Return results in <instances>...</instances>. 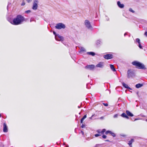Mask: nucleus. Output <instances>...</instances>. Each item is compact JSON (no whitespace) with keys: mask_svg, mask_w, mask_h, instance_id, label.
<instances>
[{"mask_svg":"<svg viewBox=\"0 0 147 147\" xmlns=\"http://www.w3.org/2000/svg\"><path fill=\"white\" fill-rule=\"evenodd\" d=\"M25 20L24 18L20 15H18L13 20H9L8 21L12 24L14 25H18L22 24L23 22Z\"/></svg>","mask_w":147,"mask_h":147,"instance_id":"1","label":"nucleus"},{"mask_svg":"<svg viewBox=\"0 0 147 147\" xmlns=\"http://www.w3.org/2000/svg\"><path fill=\"white\" fill-rule=\"evenodd\" d=\"M132 63L133 65L136 66L139 69H145V67L144 65L139 62L136 61H133Z\"/></svg>","mask_w":147,"mask_h":147,"instance_id":"2","label":"nucleus"},{"mask_svg":"<svg viewBox=\"0 0 147 147\" xmlns=\"http://www.w3.org/2000/svg\"><path fill=\"white\" fill-rule=\"evenodd\" d=\"M38 3V0H33L32 7V9L33 10H36L37 9Z\"/></svg>","mask_w":147,"mask_h":147,"instance_id":"3","label":"nucleus"},{"mask_svg":"<svg viewBox=\"0 0 147 147\" xmlns=\"http://www.w3.org/2000/svg\"><path fill=\"white\" fill-rule=\"evenodd\" d=\"M55 27L57 29H61L62 28L64 29L65 28V26L63 24L59 23L56 24Z\"/></svg>","mask_w":147,"mask_h":147,"instance_id":"4","label":"nucleus"},{"mask_svg":"<svg viewBox=\"0 0 147 147\" xmlns=\"http://www.w3.org/2000/svg\"><path fill=\"white\" fill-rule=\"evenodd\" d=\"M78 47L80 49V50L79 51V53L80 54L83 55L86 54V51L84 48L81 46H79Z\"/></svg>","mask_w":147,"mask_h":147,"instance_id":"5","label":"nucleus"},{"mask_svg":"<svg viewBox=\"0 0 147 147\" xmlns=\"http://www.w3.org/2000/svg\"><path fill=\"white\" fill-rule=\"evenodd\" d=\"M84 23L85 26L87 28L89 29H91V25L89 20H86L84 21Z\"/></svg>","mask_w":147,"mask_h":147,"instance_id":"6","label":"nucleus"},{"mask_svg":"<svg viewBox=\"0 0 147 147\" xmlns=\"http://www.w3.org/2000/svg\"><path fill=\"white\" fill-rule=\"evenodd\" d=\"M55 38L58 41L62 42L64 40L63 37L60 36L59 34H57V35L56 36L55 35Z\"/></svg>","mask_w":147,"mask_h":147,"instance_id":"7","label":"nucleus"},{"mask_svg":"<svg viewBox=\"0 0 147 147\" xmlns=\"http://www.w3.org/2000/svg\"><path fill=\"white\" fill-rule=\"evenodd\" d=\"M134 73L131 70H129L127 71V77L128 78L133 77L134 76Z\"/></svg>","mask_w":147,"mask_h":147,"instance_id":"8","label":"nucleus"},{"mask_svg":"<svg viewBox=\"0 0 147 147\" xmlns=\"http://www.w3.org/2000/svg\"><path fill=\"white\" fill-rule=\"evenodd\" d=\"M103 57L106 59H111L113 58V55L110 54H107L104 55Z\"/></svg>","mask_w":147,"mask_h":147,"instance_id":"9","label":"nucleus"},{"mask_svg":"<svg viewBox=\"0 0 147 147\" xmlns=\"http://www.w3.org/2000/svg\"><path fill=\"white\" fill-rule=\"evenodd\" d=\"M104 65V62H99L98 64L96 66L98 67H99L100 68H102Z\"/></svg>","mask_w":147,"mask_h":147,"instance_id":"10","label":"nucleus"},{"mask_svg":"<svg viewBox=\"0 0 147 147\" xmlns=\"http://www.w3.org/2000/svg\"><path fill=\"white\" fill-rule=\"evenodd\" d=\"M7 131V126L5 123H4L3 131L4 132H6Z\"/></svg>","mask_w":147,"mask_h":147,"instance_id":"11","label":"nucleus"},{"mask_svg":"<svg viewBox=\"0 0 147 147\" xmlns=\"http://www.w3.org/2000/svg\"><path fill=\"white\" fill-rule=\"evenodd\" d=\"M102 42L100 40H98L96 42V45L97 46H100L102 44Z\"/></svg>","mask_w":147,"mask_h":147,"instance_id":"12","label":"nucleus"},{"mask_svg":"<svg viewBox=\"0 0 147 147\" xmlns=\"http://www.w3.org/2000/svg\"><path fill=\"white\" fill-rule=\"evenodd\" d=\"M85 68L87 70H92V65H88L85 66Z\"/></svg>","mask_w":147,"mask_h":147,"instance_id":"13","label":"nucleus"},{"mask_svg":"<svg viewBox=\"0 0 147 147\" xmlns=\"http://www.w3.org/2000/svg\"><path fill=\"white\" fill-rule=\"evenodd\" d=\"M121 116L123 117L126 118L127 119H129V117L127 116V115L125 113H123L122 114H121Z\"/></svg>","mask_w":147,"mask_h":147,"instance_id":"14","label":"nucleus"},{"mask_svg":"<svg viewBox=\"0 0 147 147\" xmlns=\"http://www.w3.org/2000/svg\"><path fill=\"white\" fill-rule=\"evenodd\" d=\"M126 113L127 116L133 117L134 116L129 111L127 110Z\"/></svg>","mask_w":147,"mask_h":147,"instance_id":"15","label":"nucleus"},{"mask_svg":"<svg viewBox=\"0 0 147 147\" xmlns=\"http://www.w3.org/2000/svg\"><path fill=\"white\" fill-rule=\"evenodd\" d=\"M122 85L125 88H127L130 90H132V89L131 88H130L127 84H125V83L124 82H123L122 83Z\"/></svg>","mask_w":147,"mask_h":147,"instance_id":"16","label":"nucleus"},{"mask_svg":"<svg viewBox=\"0 0 147 147\" xmlns=\"http://www.w3.org/2000/svg\"><path fill=\"white\" fill-rule=\"evenodd\" d=\"M117 4L118 6L121 8H123L124 7V5L123 4H121L120 2L119 1L117 2Z\"/></svg>","mask_w":147,"mask_h":147,"instance_id":"17","label":"nucleus"},{"mask_svg":"<svg viewBox=\"0 0 147 147\" xmlns=\"http://www.w3.org/2000/svg\"><path fill=\"white\" fill-rule=\"evenodd\" d=\"M134 141V139H132L130 141H129L128 143V144L129 145L130 147H131V144Z\"/></svg>","mask_w":147,"mask_h":147,"instance_id":"18","label":"nucleus"},{"mask_svg":"<svg viewBox=\"0 0 147 147\" xmlns=\"http://www.w3.org/2000/svg\"><path fill=\"white\" fill-rule=\"evenodd\" d=\"M110 66L111 69L113 71H116V70L114 67L113 65L112 64H110Z\"/></svg>","mask_w":147,"mask_h":147,"instance_id":"19","label":"nucleus"},{"mask_svg":"<svg viewBox=\"0 0 147 147\" xmlns=\"http://www.w3.org/2000/svg\"><path fill=\"white\" fill-rule=\"evenodd\" d=\"M143 86V84H138L136 85V87L137 88H139L142 87Z\"/></svg>","mask_w":147,"mask_h":147,"instance_id":"20","label":"nucleus"},{"mask_svg":"<svg viewBox=\"0 0 147 147\" xmlns=\"http://www.w3.org/2000/svg\"><path fill=\"white\" fill-rule=\"evenodd\" d=\"M86 117V115H84L83 117H82V118L81 119V121H80V122H81V123H83V121L84 120Z\"/></svg>","mask_w":147,"mask_h":147,"instance_id":"21","label":"nucleus"},{"mask_svg":"<svg viewBox=\"0 0 147 147\" xmlns=\"http://www.w3.org/2000/svg\"><path fill=\"white\" fill-rule=\"evenodd\" d=\"M136 42H137L138 44L140 43V39L138 38H137L136 40Z\"/></svg>","mask_w":147,"mask_h":147,"instance_id":"22","label":"nucleus"},{"mask_svg":"<svg viewBox=\"0 0 147 147\" xmlns=\"http://www.w3.org/2000/svg\"><path fill=\"white\" fill-rule=\"evenodd\" d=\"M110 134L113 137H115V134L113 132H112L111 131V132L110 133Z\"/></svg>","mask_w":147,"mask_h":147,"instance_id":"23","label":"nucleus"},{"mask_svg":"<svg viewBox=\"0 0 147 147\" xmlns=\"http://www.w3.org/2000/svg\"><path fill=\"white\" fill-rule=\"evenodd\" d=\"M90 85H91V84H87L86 85V87L88 89L91 88V86H90Z\"/></svg>","mask_w":147,"mask_h":147,"instance_id":"24","label":"nucleus"},{"mask_svg":"<svg viewBox=\"0 0 147 147\" xmlns=\"http://www.w3.org/2000/svg\"><path fill=\"white\" fill-rule=\"evenodd\" d=\"M86 54H87V55H92V52H87L86 53Z\"/></svg>","mask_w":147,"mask_h":147,"instance_id":"25","label":"nucleus"},{"mask_svg":"<svg viewBox=\"0 0 147 147\" xmlns=\"http://www.w3.org/2000/svg\"><path fill=\"white\" fill-rule=\"evenodd\" d=\"M138 45L140 49H142V47L141 45V43L138 44Z\"/></svg>","mask_w":147,"mask_h":147,"instance_id":"26","label":"nucleus"},{"mask_svg":"<svg viewBox=\"0 0 147 147\" xmlns=\"http://www.w3.org/2000/svg\"><path fill=\"white\" fill-rule=\"evenodd\" d=\"M106 129H103L102 131H101V133L102 134H104V132H105L106 131Z\"/></svg>","mask_w":147,"mask_h":147,"instance_id":"27","label":"nucleus"},{"mask_svg":"<svg viewBox=\"0 0 147 147\" xmlns=\"http://www.w3.org/2000/svg\"><path fill=\"white\" fill-rule=\"evenodd\" d=\"M111 132V131H107L105 132V134L106 135L108 134L109 133L110 134V133Z\"/></svg>","mask_w":147,"mask_h":147,"instance_id":"28","label":"nucleus"},{"mask_svg":"<svg viewBox=\"0 0 147 147\" xmlns=\"http://www.w3.org/2000/svg\"><path fill=\"white\" fill-rule=\"evenodd\" d=\"M129 11L131 12L132 13L134 12V11L131 8L129 9Z\"/></svg>","mask_w":147,"mask_h":147,"instance_id":"29","label":"nucleus"},{"mask_svg":"<svg viewBox=\"0 0 147 147\" xmlns=\"http://www.w3.org/2000/svg\"><path fill=\"white\" fill-rule=\"evenodd\" d=\"M118 114H116L114 115L113 117L114 118H116L118 117Z\"/></svg>","mask_w":147,"mask_h":147,"instance_id":"30","label":"nucleus"},{"mask_svg":"<svg viewBox=\"0 0 147 147\" xmlns=\"http://www.w3.org/2000/svg\"><path fill=\"white\" fill-rule=\"evenodd\" d=\"M30 12H31V11L30 10H28L26 11H25V13H30Z\"/></svg>","mask_w":147,"mask_h":147,"instance_id":"31","label":"nucleus"},{"mask_svg":"<svg viewBox=\"0 0 147 147\" xmlns=\"http://www.w3.org/2000/svg\"><path fill=\"white\" fill-rule=\"evenodd\" d=\"M102 138L104 139H105L107 138V136L105 135H103L102 136Z\"/></svg>","mask_w":147,"mask_h":147,"instance_id":"32","label":"nucleus"},{"mask_svg":"<svg viewBox=\"0 0 147 147\" xmlns=\"http://www.w3.org/2000/svg\"><path fill=\"white\" fill-rule=\"evenodd\" d=\"M103 104L105 106H107L108 105V104L107 103H103Z\"/></svg>","mask_w":147,"mask_h":147,"instance_id":"33","label":"nucleus"},{"mask_svg":"<svg viewBox=\"0 0 147 147\" xmlns=\"http://www.w3.org/2000/svg\"><path fill=\"white\" fill-rule=\"evenodd\" d=\"M101 135H99L98 134H96L95 135V136L96 137H97L99 136H100Z\"/></svg>","mask_w":147,"mask_h":147,"instance_id":"34","label":"nucleus"},{"mask_svg":"<svg viewBox=\"0 0 147 147\" xmlns=\"http://www.w3.org/2000/svg\"><path fill=\"white\" fill-rule=\"evenodd\" d=\"M53 33L55 35H55L56 36V35H57V34H56L55 32L54 31L53 32Z\"/></svg>","mask_w":147,"mask_h":147,"instance_id":"35","label":"nucleus"},{"mask_svg":"<svg viewBox=\"0 0 147 147\" xmlns=\"http://www.w3.org/2000/svg\"><path fill=\"white\" fill-rule=\"evenodd\" d=\"M144 35L146 36L147 37V31L145 32Z\"/></svg>","mask_w":147,"mask_h":147,"instance_id":"36","label":"nucleus"},{"mask_svg":"<svg viewBox=\"0 0 147 147\" xmlns=\"http://www.w3.org/2000/svg\"><path fill=\"white\" fill-rule=\"evenodd\" d=\"M101 131L100 130H97V132L98 133H101Z\"/></svg>","mask_w":147,"mask_h":147,"instance_id":"37","label":"nucleus"},{"mask_svg":"<svg viewBox=\"0 0 147 147\" xmlns=\"http://www.w3.org/2000/svg\"><path fill=\"white\" fill-rule=\"evenodd\" d=\"M80 133H81L82 135H83L84 134V132H83V131H81L80 132Z\"/></svg>","mask_w":147,"mask_h":147,"instance_id":"38","label":"nucleus"},{"mask_svg":"<svg viewBox=\"0 0 147 147\" xmlns=\"http://www.w3.org/2000/svg\"><path fill=\"white\" fill-rule=\"evenodd\" d=\"M27 2L28 3H29L32 1V0H26Z\"/></svg>","mask_w":147,"mask_h":147,"instance_id":"39","label":"nucleus"},{"mask_svg":"<svg viewBox=\"0 0 147 147\" xmlns=\"http://www.w3.org/2000/svg\"><path fill=\"white\" fill-rule=\"evenodd\" d=\"M25 3H24V2H23V3H22V4H21V5H25Z\"/></svg>","mask_w":147,"mask_h":147,"instance_id":"40","label":"nucleus"},{"mask_svg":"<svg viewBox=\"0 0 147 147\" xmlns=\"http://www.w3.org/2000/svg\"><path fill=\"white\" fill-rule=\"evenodd\" d=\"M33 21V19L32 18H31V19L30 20V22H31Z\"/></svg>","mask_w":147,"mask_h":147,"instance_id":"41","label":"nucleus"},{"mask_svg":"<svg viewBox=\"0 0 147 147\" xmlns=\"http://www.w3.org/2000/svg\"><path fill=\"white\" fill-rule=\"evenodd\" d=\"M96 55V54L92 52V56H94V55Z\"/></svg>","mask_w":147,"mask_h":147,"instance_id":"42","label":"nucleus"},{"mask_svg":"<svg viewBox=\"0 0 147 147\" xmlns=\"http://www.w3.org/2000/svg\"><path fill=\"white\" fill-rule=\"evenodd\" d=\"M85 126V125H82V128H84Z\"/></svg>","mask_w":147,"mask_h":147,"instance_id":"43","label":"nucleus"},{"mask_svg":"<svg viewBox=\"0 0 147 147\" xmlns=\"http://www.w3.org/2000/svg\"><path fill=\"white\" fill-rule=\"evenodd\" d=\"M127 35V33H125L124 34V36H125V35Z\"/></svg>","mask_w":147,"mask_h":147,"instance_id":"44","label":"nucleus"},{"mask_svg":"<svg viewBox=\"0 0 147 147\" xmlns=\"http://www.w3.org/2000/svg\"><path fill=\"white\" fill-rule=\"evenodd\" d=\"M105 141L106 142H109V140H106Z\"/></svg>","mask_w":147,"mask_h":147,"instance_id":"45","label":"nucleus"},{"mask_svg":"<svg viewBox=\"0 0 147 147\" xmlns=\"http://www.w3.org/2000/svg\"><path fill=\"white\" fill-rule=\"evenodd\" d=\"M138 119H135L134 121H136V120H137Z\"/></svg>","mask_w":147,"mask_h":147,"instance_id":"46","label":"nucleus"},{"mask_svg":"<svg viewBox=\"0 0 147 147\" xmlns=\"http://www.w3.org/2000/svg\"><path fill=\"white\" fill-rule=\"evenodd\" d=\"M92 68L94 66V65H92Z\"/></svg>","mask_w":147,"mask_h":147,"instance_id":"47","label":"nucleus"},{"mask_svg":"<svg viewBox=\"0 0 147 147\" xmlns=\"http://www.w3.org/2000/svg\"><path fill=\"white\" fill-rule=\"evenodd\" d=\"M78 108H80V107L79 106H78Z\"/></svg>","mask_w":147,"mask_h":147,"instance_id":"48","label":"nucleus"},{"mask_svg":"<svg viewBox=\"0 0 147 147\" xmlns=\"http://www.w3.org/2000/svg\"><path fill=\"white\" fill-rule=\"evenodd\" d=\"M146 121H147V119H146Z\"/></svg>","mask_w":147,"mask_h":147,"instance_id":"49","label":"nucleus"},{"mask_svg":"<svg viewBox=\"0 0 147 147\" xmlns=\"http://www.w3.org/2000/svg\"><path fill=\"white\" fill-rule=\"evenodd\" d=\"M102 117H101V118H102Z\"/></svg>","mask_w":147,"mask_h":147,"instance_id":"50","label":"nucleus"},{"mask_svg":"<svg viewBox=\"0 0 147 147\" xmlns=\"http://www.w3.org/2000/svg\"><path fill=\"white\" fill-rule=\"evenodd\" d=\"M102 117H101V118H102Z\"/></svg>","mask_w":147,"mask_h":147,"instance_id":"51","label":"nucleus"}]
</instances>
